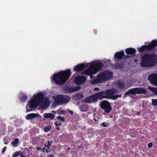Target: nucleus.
Instances as JSON below:
<instances>
[{"label": "nucleus", "mask_w": 157, "mask_h": 157, "mask_svg": "<svg viewBox=\"0 0 157 157\" xmlns=\"http://www.w3.org/2000/svg\"><path fill=\"white\" fill-rule=\"evenodd\" d=\"M140 66L143 67H154L157 64V55L154 53H146L142 55Z\"/></svg>", "instance_id": "1"}, {"label": "nucleus", "mask_w": 157, "mask_h": 157, "mask_svg": "<svg viewBox=\"0 0 157 157\" xmlns=\"http://www.w3.org/2000/svg\"><path fill=\"white\" fill-rule=\"evenodd\" d=\"M71 74L70 69L61 71L53 75V79L57 85H62L64 84L69 78Z\"/></svg>", "instance_id": "2"}, {"label": "nucleus", "mask_w": 157, "mask_h": 157, "mask_svg": "<svg viewBox=\"0 0 157 157\" xmlns=\"http://www.w3.org/2000/svg\"><path fill=\"white\" fill-rule=\"evenodd\" d=\"M103 66L101 62L99 61H95L90 63L89 68L84 71L83 74L89 76L91 74H94L101 71Z\"/></svg>", "instance_id": "3"}, {"label": "nucleus", "mask_w": 157, "mask_h": 157, "mask_svg": "<svg viewBox=\"0 0 157 157\" xmlns=\"http://www.w3.org/2000/svg\"><path fill=\"white\" fill-rule=\"evenodd\" d=\"M113 76V73L108 71H106L100 73L91 82L92 84L101 83L108 81L111 79Z\"/></svg>", "instance_id": "4"}, {"label": "nucleus", "mask_w": 157, "mask_h": 157, "mask_svg": "<svg viewBox=\"0 0 157 157\" xmlns=\"http://www.w3.org/2000/svg\"><path fill=\"white\" fill-rule=\"evenodd\" d=\"M71 99L70 96L66 95H59L55 98L54 103L56 105L67 103Z\"/></svg>", "instance_id": "5"}, {"label": "nucleus", "mask_w": 157, "mask_h": 157, "mask_svg": "<svg viewBox=\"0 0 157 157\" xmlns=\"http://www.w3.org/2000/svg\"><path fill=\"white\" fill-rule=\"evenodd\" d=\"M146 90L143 88L136 87L131 89L127 91L124 95L129 94L135 95V94H144L146 93Z\"/></svg>", "instance_id": "6"}, {"label": "nucleus", "mask_w": 157, "mask_h": 157, "mask_svg": "<svg viewBox=\"0 0 157 157\" xmlns=\"http://www.w3.org/2000/svg\"><path fill=\"white\" fill-rule=\"evenodd\" d=\"M40 104L37 102L34 99L32 98L29 100L27 104L26 108L27 112H29L33 110V109L36 108Z\"/></svg>", "instance_id": "7"}, {"label": "nucleus", "mask_w": 157, "mask_h": 157, "mask_svg": "<svg viewBox=\"0 0 157 157\" xmlns=\"http://www.w3.org/2000/svg\"><path fill=\"white\" fill-rule=\"evenodd\" d=\"M100 107L101 108L104 110L106 113H109L112 109L110 103L106 100H103L100 104Z\"/></svg>", "instance_id": "8"}, {"label": "nucleus", "mask_w": 157, "mask_h": 157, "mask_svg": "<svg viewBox=\"0 0 157 157\" xmlns=\"http://www.w3.org/2000/svg\"><path fill=\"white\" fill-rule=\"evenodd\" d=\"M148 79L153 85L157 86V74H152L148 77Z\"/></svg>", "instance_id": "9"}, {"label": "nucleus", "mask_w": 157, "mask_h": 157, "mask_svg": "<svg viewBox=\"0 0 157 157\" xmlns=\"http://www.w3.org/2000/svg\"><path fill=\"white\" fill-rule=\"evenodd\" d=\"M86 80V78L83 76H78L74 79V82L77 85H80L84 83Z\"/></svg>", "instance_id": "10"}, {"label": "nucleus", "mask_w": 157, "mask_h": 157, "mask_svg": "<svg viewBox=\"0 0 157 157\" xmlns=\"http://www.w3.org/2000/svg\"><path fill=\"white\" fill-rule=\"evenodd\" d=\"M115 63L112 65L115 69H121L124 66V63L121 60L115 59Z\"/></svg>", "instance_id": "11"}, {"label": "nucleus", "mask_w": 157, "mask_h": 157, "mask_svg": "<svg viewBox=\"0 0 157 157\" xmlns=\"http://www.w3.org/2000/svg\"><path fill=\"white\" fill-rule=\"evenodd\" d=\"M44 98V94L42 93H39L36 96L34 95L33 96V98L34 100L38 102L40 104L42 102Z\"/></svg>", "instance_id": "12"}, {"label": "nucleus", "mask_w": 157, "mask_h": 157, "mask_svg": "<svg viewBox=\"0 0 157 157\" xmlns=\"http://www.w3.org/2000/svg\"><path fill=\"white\" fill-rule=\"evenodd\" d=\"M88 64H78L74 68V70L76 72H78L83 70L85 68H87L88 67Z\"/></svg>", "instance_id": "13"}, {"label": "nucleus", "mask_w": 157, "mask_h": 157, "mask_svg": "<svg viewBox=\"0 0 157 157\" xmlns=\"http://www.w3.org/2000/svg\"><path fill=\"white\" fill-rule=\"evenodd\" d=\"M124 55V53L123 51H121L120 52L115 53L114 55V58L115 59L121 60L122 58Z\"/></svg>", "instance_id": "14"}, {"label": "nucleus", "mask_w": 157, "mask_h": 157, "mask_svg": "<svg viewBox=\"0 0 157 157\" xmlns=\"http://www.w3.org/2000/svg\"><path fill=\"white\" fill-rule=\"evenodd\" d=\"M77 87H69L67 86L65 87L64 89L65 93H72L76 92L77 90Z\"/></svg>", "instance_id": "15"}, {"label": "nucleus", "mask_w": 157, "mask_h": 157, "mask_svg": "<svg viewBox=\"0 0 157 157\" xmlns=\"http://www.w3.org/2000/svg\"><path fill=\"white\" fill-rule=\"evenodd\" d=\"M116 91L115 89H109L105 90L106 96H107V98H110L112 96L115 94Z\"/></svg>", "instance_id": "16"}, {"label": "nucleus", "mask_w": 157, "mask_h": 157, "mask_svg": "<svg viewBox=\"0 0 157 157\" xmlns=\"http://www.w3.org/2000/svg\"><path fill=\"white\" fill-rule=\"evenodd\" d=\"M96 94L99 99L102 100L104 98H107V96H106L105 94V90L101 91Z\"/></svg>", "instance_id": "17"}, {"label": "nucleus", "mask_w": 157, "mask_h": 157, "mask_svg": "<svg viewBox=\"0 0 157 157\" xmlns=\"http://www.w3.org/2000/svg\"><path fill=\"white\" fill-rule=\"evenodd\" d=\"M125 52L128 55H133L136 53V51L135 48H126Z\"/></svg>", "instance_id": "18"}, {"label": "nucleus", "mask_w": 157, "mask_h": 157, "mask_svg": "<svg viewBox=\"0 0 157 157\" xmlns=\"http://www.w3.org/2000/svg\"><path fill=\"white\" fill-rule=\"evenodd\" d=\"M43 116L45 118H49L51 120H53L55 117L54 114L52 113H44Z\"/></svg>", "instance_id": "19"}, {"label": "nucleus", "mask_w": 157, "mask_h": 157, "mask_svg": "<svg viewBox=\"0 0 157 157\" xmlns=\"http://www.w3.org/2000/svg\"><path fill=\"white\" fill-rule=\"evenodd\" d=\"M157 46V40H153L151 41V44L148 45V46H149L150 51L153 49Z\"/></svg>", "instance_id": "20"}, {"label": "nucleus", "mask_w": 157, "mask_h": 157, "mask_svg": "<svg viewBox=\"0 0 157 157\" xmlns=\"http://www.w3.org/2000/svg\"><path fill=\"white\" fill-rule=\"evenodd\" d=\"M0 130L3 135H4L6 132V126L5 124L4 123L1 124H0Z\"/></svg>", "instance_id": "21"}, {"label": "nucleus", "mask_w": 157, "mask_h": 157, "mask_svg": "<svg viewBox=\"0 0 157 157\" xmlns=\"http://www.w3.org/2000/svg\"><path fill=\"white\" fill-rule=\"evenodd\" d=\"M145 50L150 51L149 48V46L148 45H144L141 48H138V50L140 52H144Z\"/></svg>", "instance_id": "22"}, {"label": "nucleus", "mask_w": 157, "mask_h": 157, "mask_svg": "<svg viewBox=\"0 0 157 157\" xmlns=\"http://www.w3.org/2000/svg\"><path fill=\"white\" fill-rule=\"evenodd\" d=\"M117 87L121 90H122L125 88V84L123 82L118 81L117 82Z\"/></svg>", "instance_id": "23"}, {"label": "nucleus", "mask_w": 157, "mask_h": 157, "mask_svg": "<svg viewBox=\"0 0 157 157\" xmlns=\"http://www.w3.org/2000/svg\"><path fill=\"white\" fill-rule=\"evenodd\" d=\"M37 116L36 113H32L28 114L26 117L27 120H29L32 119H34Z\"/></svg>", "instance_id": "24"}, {"label": "nucleus", "mask_w": 157, "mask_h": 157, "mask_svg": "<svg viewBox=\"0 0 157 157\" xmlns=\"http://www.w3.org/2000/svg\"><path fill=\"white\" fill-rule=\"evenodd\" d=\"M27 96L25 94L22 93L19 97L20 100L22 102H25L26 100Z\"/></svg>", "instance_id": "25"}, {"label": "nucleus", "mask_w": 157, "mask_h": 157, "mask_svg": "<svg viewBox=\"0 0 157 157\" xmlns=\"http://www.w3.org/2000/svg\"><path fill=\"white\" fill-rule=\"evenodd\" d=\"M19 139L18 138L15 139L13 141L11 144H12L14 147H16L17 146V145L19 143Z\"/></svg>", "instance_id": "26"}, {"label": "nucleus", "mask_w": 157, "mask_h": 157, "mask_svg": "<svg viewBox=\"0 0 157 157\" xmlns=\"http://www.w3.org/2000/svg\"><path fill=\"white\" fill-rule=\"evenodd\" d=\"M93 102H96L98 100V98L96 93L91 96Z\"/></svg>", "instance_id": "27"}, {"label": "nucleus", "mask_w": 157, "mask_h": 157, "mask_svg": "<svg viewBox=\"0 0 157 157\" xmlns=\"http://www.w3.org/2000/svg\"><path fill=\"white\" fill-rule=\"evenodd\" d=\"M148 88L152 91L155 95H157V88L149 86Z\"/></svg>", "instance_id": "28"}, {"label": "nucleus", "mask_w": 157, "mask_h": 157, "mask_svg": "<svg viewBox=\"0 0 157 157\" xmlns=\"http://www.w3.org/2000/svg\"><path fill=\"white\" fill-rule=\"evenodd\" d=\"M83 97V94L81 93H78L76 96V98L78 100H80Z\"/></svg>", "instance_id": "29"}, {"label": "nucleus", "mask_w": 157, "mask_h": 157, "mask_svg": "<svg viewBox=\"0 0 157 157\" xmlns=\"http://www.w3.org/2000/svg\"><path fill=\"white\" fill-rule=\"evenodd\" d=\"M21 153V151H16L13 153L12 155V157H16L17 156H20Z\"/></svg>", "instance_id": "30"}, {"label": "nucleus", "mask_w": 157, "mask_h": 157, "mask_svg": "<svg viewBox=\"0 0 157 157\" xmlns=\"http://www.w3.org/2000/svg\"><path fill=\"white\" fill-rule=\"evenodd\" d=\"M52 141L51 142L50 141H48L44 144V146L45 147L48 148V149H49L50 148V146L51 145V144H52Z\"/></svg>", "instance_id": "31"}, {"label": "nucleus", "mask_w": 157, "mask_h": 157, "mask_svg": "<svg viewBox=\"0 0 157 157\" xmlns=\"http://www.w3.org/2000/svg\"><path fill=\"white\" fill-rule=\"evenodd\" d=\"M51 126L50 125L45 127L44 128V132H49L51 129Z\"/></svg>", "instance_id": "32"}, {"label": "nucleus", "mask_w": 157, "mask_h": 157, "mask_svg": "<svg viewBox=\"0 0 157 157\" xmlns=\"http://www.w3.org/2000/svg\"><path fill=\"white\" fill-rule=\"evenodd\" d=\"M87 109V106L86 105H83L81 107V110L83 112L86 111Z\"/></svg>", "instance_id": "33"}, {"label": "nucleus", "mask_w": 157, "mask_h": 157, "mask_svg": "<svg viewBox=\"0 0 157 157\" xmlns=\"http://www.w3.org/2000/svg\"><path fill=\"white\" fill-rule=\"evenodd\" d=\"M152 105L154 106L157 105V99H152Z\"/></svg>", "instance_id": "34"}, {"label": "nucleus", "mask_w": 157, "mask_h": 157, "mask_svg": "<svg viewBox=\"0 0 157 157\" xmlns=\"http://www.w3.org/2000/svg\"><path fill=\"white\" fill-rule=\"evenodd\" d=\"M85 101L86 102L89 103H90L93 102L91 96L86 99Z\"/></svg>", "instance_id": "35"}, {"label": "nucleus", "mask_w": 157, "mask_h": 157, "mask_svg": "<svg viewBox=\"0 0 157 157\" xmlns=\"http://www.w3.org/2000/svg\"><path fill=\"white\" fill-rule=\"evenodd\" d=\"M57 118L58 119H59L63 121H65V119L63 117H62L61 116H59Z\"/></svg>", "instance_id": "36"}, {"label": "nucleus", "mask_w": 157, "mask_h": 157, "mask_svg": "<svg viewBox=\"0 0 157 157\" xmlns=\"http://www.w3.org/2000/svg\"><path fill=\"white\" fill-rule=\"evenodd\" d=\"M101 124L104 127H106L108 126L109 125V124L108 123H107L106 122H104L102 123Z\"/></svg>", "instance_id": "37"}, {"label": "nucleus", "mask_w": 157, "mask_h": 157, "mask_svg": "<svg viewBox=\"0 0 157 157\" xmlns=\"http://www.w3.org/2000/svg\"><path fill=\"white\" fill-rule=\"evenodd\" d=\"M36 148L37 150H39L43 151H44H44L45 150V149H46V148L44 147H43L42 148H40L38 147H37Z\"/></svg>", "instance_id": "38"}, {"label": "nucleus", "mask_w": 157, "mask_h": 157, "mask_svg": "<svg viewBox=\"0 0 157 157\" xmlns=\"http://www.w3.org/2000/svg\"><path fill=\"white\" fill-rule=\"evenodd\" d=\"M55 125L56 127H59L62 124L60 122L58 123L57 122H56L55 123Z\"/></svg>", "instance_id": "39"}, {"label": "nucleus", "mask_w": 157, "mask_h": 157, "mask_svg": "<svg viewBox=\"0 0 157 157\" xmlns=\"http://www.w3.org/2000/svg\"><path fill=\"white\" fill-rule=\"evenodd\" d=\"M6 146H5L3 148L2 150V154H4L6 150Z\"/></svg>", "instance_id": "40"}, {"label": "nucleus", "mask_w": 157, "mask_h": 157, "mask_svg": "<svg viewBox=\"0 0 157 157\" xmlns=\"http://www.w3.org/2000/svg\"><path fill=\"white\" fill-rule=\"evenodd\" d=\"M110 98L113 99H116L117 98V95H116L111 96Z\"/></svg>", "instance_id": "41"}, {"label": "nucleus", "mask_w": 157, "mask_h": 157, "mask_svg": "<svg viewBox=\"0 0 157 157\" xmlns=\"http://www.w3.org/2000/svg\"><path fill=\"white\" fill-rule=\"evenodd\" d=\"M59 110H58L57 112L59 113L60 114H63L65 112V111H63V110H61L59 112Z\"/></svg>", "instance_id": "42"}, {"label": "nucleus", "mask_w": 157, "mask_h": 157, "mask_svg": "<svg viewBox=\"0 0 157 157\" xmlns=\"http://www.w3.org/2000/svg\"><path fill=\"white\" fill-rule=\"evenodd\" d=\"M153 146V144L152 143H149L148 144V146L150 148L152 147Z\"/></svg>", "instance_id": "43"}, {"label": "nucleus", "mask_w": 157, "mask_h": 157, "mask_svg": "<svg viewBox=\"0 0 157 157\" xmlns=\"http://www.w3.org/2000/svg\"><path fill=\"white\" fill-rule=\"evenodd\" d=\"M48 157H54V155L52 154H49L48 155Z\"/></svg>", "instance_id": "44"}, {"label": "nucleus", "mask_w": 157, "mask_h": 157, "mask_svg": "<svg viewBox=\"0 0 157 157\" xmlns=\"http://www.w3.org/2000/svg\"><path fill=\"white\" fill-rule=\"evenodd\" d=\"M99 89L98 87H95V88L94 89V90H99Z\"/></svg>", "instance_id": "45"}, {"label": "nucleus", "mask_w": 157, "mask_h": 157, "mask_svg": "<svg viewBox=\"0 0 157 157\" xmlns=\"http://www.w3.org/2000/svg\"><path fill=\"white\" fill-rule=\"evenodd\" d=\"M89 76H90V79H92L93 78V74H91Z\"/></svg>", "instance_id": "46"}, {"label": "nucleus", "mask_w": 157, "mask_h": 157, "mask_svg": "<svg viewBox=\"0 0 157 157\" xmlns=\"http://www.w3.org/2000/svg\"><path fill=\"white\" fill-rule=\"evenodd\" d=\"M124 58H129V56H128L125 55L124 56Z\"/></svg>", "instance_id": "47"}, {"label": "nucleus", "mask_w": 157, "mask_h": 157, "mask_svg": "<svg viewBox=\"0 0 157 157\" xmlns=\"http://www.w3.org/2000/svg\"><path fill=\"white\" fill-rule=\"evenodd\" d=\"M70 113L71 115H73V112L72 111H70Z\"/></svg>", "instance_id": "48"}, {"label": "nucleus", "mask_w": 157, "mask_h": 157, "mask_svg": "<svg viewBox=\"0 0 157 157\" xmlns=\"http://www.w3.org/2000/svg\"><path fill=\"white\" fill-rule=\"evenodd\" d=\"M52 112L55 114L56 113V111L55 110H53L52 111Z\"/></svg>", "instance_id": "49"}, {"label": "nucleus", "mask_w": 157, "mask_h": 157, "mask_svg": "<svg viewBox=\"0 0 157 157\" xmlns=\"http://www.w3.org/2000/svg\"><path fill=\"white\" fill-rule=\"evenodd\" d=\"M21 157H26L25 156L23 155L21 153Z\"/></svg>", "instance_id": "50"}, {"label": "nucleus", "mask_w": 157, "mask_h": 157, "mask_svg": "<svg viewBox=\"0 0 157 157\" xmlns=\"http://www.w3.org/2000/svg\"><path fill=\"white\" fill-rule=\"evenodd\" d=\"M56 129H57L58 130H59L60 129V128L58 127H56Z\"/></svg>", "instance_id": "51"}, {"label": "nucleus", "mask_w": 157, "mask_h": 157, "mask_svg": "<svg viewBox=\"0 0 157 157\" xmlns=\"http://www.w3.org/2000/svg\"><path fill=\"white\" fill-rule=\"evenodd\" d=\"M4 144H8V142L7 141H4Z\"/></svg>", "instance_id": "52"}, {"label": "nucleus", "mask_w": 157, "mask_h": 157, "mask_svg": "<svg viewBox=\"0 0 157 157\" xmlns=\"http://www.w3.org/2000/svg\"><path fill=\"white\" fill-rule=\"evenodd\" d=\"M117 98L121 97V96L119 95H117Z\"/></svg>", "instance_id": "53"}, {"label": "nucleus", "mask_w": 157, "mask_h": 157, "mask_svg": "<svg viewBox=\"0 0 157 157\" xmlns=\"http://www.w3.org/2000/svg\"><path fill=\"white\" fill-rule=\"evenodd\" d=\"M94 34H96L97 33V31L96 30H94Z\"/></svg>", "instance_id": "54"}, {"label": "nucleus", "mask_w": 157, "mask_h": 157, "mask_svg": "<svg viewBox=\"0 0 157 157\" xmlns=\"http://www.w3.org/2000/svg\"><path fill=\"white\" fill-rule=\"evenodd\" d=\"M49 151H50V150H49V151H48V149H47L46 150V152H47V153H48V152Z\"/></svg>", "instance_id": "55"}, {"label": "nucleus", "mask_w": 157, "mask_h": 157, "mask_svg": "<svg viewBox=\"0 0 157 157\" xmlns=\"http://www.w3.org/2000/svg\"><path fill=\"white\" fill-rule=\"evenodd\" d=\"M138 114H139V113H137V115H138Z\"/></svg>", "instance_id": "56"}, {"label": "nucleus", "mask_w": 157, "mask_h": 157, "mask_svg": "<svg viewBox=\"0 0 157 157\" xmlns=\"http://www.w3.org/2000/svg\"><path fill=\"white\" fill-rule=\"evenodd\" d=\"M43 120H44V118H43Z\"/></svg>", "instance_id": "57"}, {"label": "nucleus", "mask_w": 157, "mask_h": 157, "mask_svg": "<svg viewBox=\"0 0 157 157\" xmlns=\"http://www.w3.org/2000/svg\"><path fill=\"white\" fill-rule=\"evenodd\" d=\"M103 114H105V113H103Z\"/></svg>", "instance_id": "58"}, {"label": "nucleus", "mask_w": 157, "mask_h": 157, "mask_svg": "<svg viewBox=\"0 0 157 157\" xmlns=\"http://www.w3.org/2000/svg\"><path fill=\"white\" fill-rule=\"evenodd\" d=\"M33 157V156H32V157Z\"/></svg>", "instance_id": "59"}]
</instances>
